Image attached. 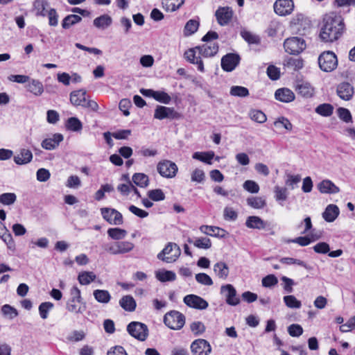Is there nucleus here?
Instances as JSON below:
<instances>
[{"label": "nucleus", "instance_id": "nucleus-13", "mask_svg": "<svg viewBox=\"0 0 355 355\" xmlns=\"http://www.w3.org/2000/svg\"><path fill=\"white\" fill-rule=\"evenodd\" d=\"M193 355H209L211 352L209 343L205 339H197L191 345Z\"/></svg>", "mask_w": 355, "mask_h": 355}, {"label": "nucleus", "instance_id": "nucleus-36", "mask_svg": "<svg viewBox=\"0 0 355 355\" xmlns=\"http://www.w3.org/2000/svg\"><path fill=\"white\" fill-rule=\"evenodd\" d=\"M319 239V236L314 237L312 236L311 238L308 236H299L295 239H285L284 242L289 243H297L300 246H307L309 245L311 242L317 240Z\"/></svg>", "mask_w": 355, "mask_h": 355}, {"label": "nucleus", "instance_id": "nucleus-57", "mask_svg": "<svg viewBox=\"0 0 355 355\" xmlns=\"http://www.w3.org/2000/svg\"><path fill=\"white\" fill-rule=\"evenodd\" d=\"M191 331L196 336L200 335L203 334L205 331V326L202 322L196 321L191 324L190 325Z\"/></svg>", "mask_w": 355, "mask_h": 355}, {"label": "nucleus", "instance_id": "nucleus-29", "mask_svg": "<svg viewBox=\"0 0 355 355\" xmlns=\"http://www.w3.org/2000/svg\"><path fill=\"white\" fill-rule=\"evenodd\" d=\"M339 214V209L335 205H329L322 214V217L327 222H333Z\"/></svg>", "mask_w": 355, "mask_h": 355}, {"label": "nucleus", "instance_id": "nucleus-48", "mask_svg": "<svg viewBox=\"0 0 355 355\" xmlns=\"http://www.w3.org/2000/svg\"><path fill=\"white\" fill-rule=\"evenodd\" d=\"M66 126L68 130L74 132L80 131L83 128L81 121L76 117L68 119Z\"/></svg>", "mask_w": 355, "mask_h": 355}, {"label": "nucleus", "instance_id": "nucleus-27", "mask_svg": "<svg viewBox=\"0 0 355 355\" xmlns=\"http://www.w3.org/2000/svg\"><path fill=\"white\" fill-rule=\"evenodd\" d=\"M86 95L85 89L73 91L70 94V101L75 106L83 107L87 99Z\"/></svg>", "mask_w": 355, "mask_h": 355}, {"label": "nucleus", "instance_id": "nucleus-46", "mask_svg": "<svg viewBox=\"0 0 355 355\" xmlns=\"http://www.w3.org/2000/svg\"><path fill=\"white\" fill-rule=\"evenodd\" d=\"M247 204L254 209L263 208L266 205V200L261 197H250L247 199Z\"/></svg>", "mask_w": 355, "mask_h": 355}, {"label": "nucleus", "instance_id": "nucleus-16", "mask_svg": "<svg viewBox=\"0 0 355 355\" xmlns=\"http://www.w3.org/2000/svg\"><path fill=\"white\" fill-rule=\"evenodd\" d=\"M179 114L173 107H168L162 105H157L155 110L154 118L162 120L164 119H178Z\"/></svg>", "mask_w": 355, "mask_h": 355}, {"label": "nucleus", "instance_id": "nucleus-44", "mask_svg": "<svg viewBox=\"0 0 355 355\" xmlns=\"http://www.w3.org/2000/svg\"><path fill=\"white\" fill-rule=\"evenodd\" d=\"M94 298L101 303H107L111 299L110 294L105 290H95L94 291Z\"/></svg>", "mask_w": 355, "mask_h": 355}, {"label": "nucleus", "instance_id": "nucleus-10", "mask_svg": "<svg viewBox=\"0 0 355 355\" xmlns=\"http://www.w3.org/2000/svg\"><path fill=\"white\" fill-rule=\"evenodd\" d=\"M214 15L218 24L221 26H225L231 22L234 11L231 7L220 6L216 10Z\"/></svg>", "mask_w": 355, "mask_h": 355}, {"label": "nucleus", "instance_id": "nucleus-59", "mask_svg": "<svg viewBox=\"0 0 355 355\" xmlns=\"http://www.w3.org/2000/svg\"><path fill=\"white\" fill-rule=\"evenodd\" d=\"M278 283L277 278L274 275H268L263 277L261 284L263 287L270 288L277 285Z\"/></svg>", "mask_w": 355, "mask_h": 355}, {"label": "nucleus", "instance_id": "nucleus-15", "mask_svg": "<svg viewBox=\"0 0 355 355\" xmlns=\"http://www.w3.org/2000/svg\"><path fill=\"white\" fill-rule=\"evenodd\" d=\"M240 57L235 53H227L221 59V67L225 71H232L239 64Z\"/></svg>", "mask_w": 355, "mask_h": 355}, {"label": "nucleus", "instance_id": "nucleus-19", "mask_svg": "<svg viewBox=\"0 0 355 355\" xmlns=\"http://www.w3.org/2000/svg\"><path fill=\"white\" fill-rule=\"evenodd\" d=\"M196 49L202 56L210 58L216 55L218 51V45L216 42H206L202 46H196Z\"/></svg>", "mask_w": 355, "mask_h": 355}, {"label": "nucleus", "instance_id": "nucleus-54", "mask_svg": "<svg viewBox=\"0 0 355 355\" xmlns=\"http://www.w3.org/2000/svg\"><path fill=\"white\" fill-rule=\"evenodd\" d=\"M148 198L154 201L163 200L165 198V195L162 189H153L148 191Z\"/></svg>", "mask_w": 355, "mask_h": 355}, {"label": "nucleus", "instance_id": "nucleus-31", "mask_svg": "<svg viewBox=\"0 0 355 355\" xmlns=\"http://www.w3.org/2000/svg\"><path fill=\"white\" fill-rule=\"evenodd\" d=\"M112 19L108 15H103L94 19L93 24L95 27L105 30L111 26Z\"/></svg>", "mask_w": 355, "mask_h": 355}, {"label": "nucleus", "instance_id": "nucleus-5", "mask_svg": "<svg viewBox=\"0 0 355 355\" xmlns=\"http://www.w3.org/2000/svg\"><path fill=\"white\" fill-rule=\"evenodd\" d=\"M164 324L171 329H181L185 324L184 315L177 311H171L165 314Z\"/></svg>", "mask_w": 355, "mask_h": 355}, {"label": "nucleus", "instance_id": "nucleus-23", "mask_svg": "<svg viewBox=\"0 0 355 355\" xmlns=\"http://www.w3.org/2000/svg\"><path fill=\"white\" fill-rule=\"evenodd\" d=\"M33 10L36 16H47L49 3L46 0H35L33 3Z\"/></svg>", "mask_w": 355, "mask_h": 355}, {"label": "nucleus", "instance_id": "nucleus-37", "mask_svg": "<svg viewBox=\"0 0 355 355\" xmlns=\"http://www.w3.org/2000/svg\"><path fill=\"white\" fill-rule=\"evenodd\" d=\"M199 21L196 19H189L184 28V35L186 37L194 34L198 29Z\"/></svg>", "mask_w": 355, "mask_h": 355}, {"label": "nucleus", "instance_id": "nucleus-52", "mask_svg": "<svg viewBox=\"0 0 355 355\" xmlns=\"http://www.w3.org/2000/svg\"><path fill=\"white\" fill-rule=\"evenodd\" d=\"M230 94L234 96L245 97L249 95V91L245 87L232 86L230 89Z\"/></svg>", "mask_w": 355, "mask_h": 355}, {"label": "nucleus", "instance_id": "nucleus-33", "mask_svg": "<svg viewBox=\"0 0 355 355\" xmlns=\"http://www.w3.org/2000/svg\"><path fill=\"white\" fill-rule=\"evenodd\" d=\"M200 230L203 234L207 235H209L211 236H223L225 230L218 227L216 226H209V225H202L200 227Z\"/></svg>", "mask_w": 355, "mask_h": 355}, {"label": "nucleus", "instance_id": "nucleus-28", "mask_svg": "<svg viewBox=\"0 0 355 355\" xmlns=\"http://www.w3.org/2000/svg\"><path fill=\"white\" fill-rule=\"evenodd\" d=\"M26 87L28 92L37 96H41L44 92V87L42 82L36 79L29 80Z\"/></svg>", "mask_w": 355, "mask_h": 355}, {"label": "nucleus", "instance_id": "nucleus-42", "mask_svg": "<svg viewBox=\"0 0 355 355\" xmlns=\"http://www.w3.org/2000/svg\"><path fill=\"white\" fill-rule=\"evenodd\" d=\"M156 278L160 282L174 281L176 278L175 274L170 270H159L155 273Z\"/></svg>", "mask_w": 355, "mask_h": 355}, {"label": "nucleus", "instance_id": "nucleus-25", "mask_svg": "<svg viewBox=\"0 0 355 355\" xmlns=\"http://www.w3.org/2000/svg\"><path fill=\"white\" fill-rule=\"evenodd\" d=\"M275 98L284 103H290L295 99L294 93L288 88L278 89L275 94Z\"/></svg>", "mask_w": 355, "mask_h": 355}, {"label": "nucleus", "instance_id": "nucleus-11", "mask_svg": "<svg viewBox=\"0 0 355 355\" xmlns=\"http://www.w3.org/2000/svg\"><path fill=\"white\" fill-rule=\"evenodd\" d=\"M157 169L160 175L167 178L175 177L178 172L177 165L169 160L159 162L157 166Z\"/></svg>", "mask_w": 355, "mask_h": 355}, {"label": "nucleus", "instance_id": "nucleus-51", "mask_svg": "<svg viewBox=\"0 0 355 355\" xmlns=\"http://www.w3.org/2000/svg\"><path fill=\"white\" fill-rule=\"evenodd\" d=\"M274 125L277 129H281V128H284L286 130H288V131H291L293 128V125L290 122V121L284 116L278 118L274 122Z\"/></svg>", "mask_w": 355, "mask_h": 355}, {"label": "nucleus", "instance_id": "nucleus-60", "mask_svg": "<svg viewBox=\"0 0 355 355\" xmlns=\"http://www.w3.org/2000/svg\"><path fill=\"white\" fill-rule=\"evenodd\" d=\"M243 187L245 190L252 193H257L259 191V184L253 180H246Z\"/></svg>", "mask_w": 355, "mask_h": 355}, {"label": "nucleus", "instance_id": "nucleus-4", "mask_svg": "<svg viewBox=\"0 0 355 355\" xmlns=\"http://www.w3.org/2000/svg\"><path fill=\"white\" fill-rule=\"evenodd\" d=\"M181 250L175 243H168L157 254V258L166 263H173L180 257Z\"/></svg>", "mask_w": 355, "mask_h": 355}, {"label": "nucleus", "instance_id": "nucleus-14", "mask_svg": "<svg viewBox=\"0 0 355 355\" xmlns=\"http://www.w3.org/2000/svg\"><path fill=\"white\" fill-rule=\"evenodd\" d=\"M184 302L189 307L203 310L208 307V302L196 295H187L183 299Z\"/></svg>", "mask_w": 355, "mask_h": 355}, {"label": "nucleus", "instance_id": "nucleus-8", "mask_svg": "<svg viewBox=\"0 0 355 355\" xmlns=\"http://www.w3.org/2000/svg\"><path fill=\"white\" fill-rule=\"evenodd\" d=\"M135 245L130 241H118L106 245L105 250L112 254H125L130 252Z\"/></svg>", "mask_w": 355, "mask_h": 355}, {"label": "nucleus", "instance_id": "nucleus-2", "mask_svg": "<svg viewBox=\"0 0 355 355\" xmlns=\"http://www.w3.org/2000/svg\"><path fill=\"white\" fill-rule=\"evenodd\" d=\"M71 298L67 302V311L74 313H83L86 310V304L83 301L80 291L76 286H73L70 291Z\"/></svg>", "mask_w": 355, "mask_h": 355}, {"label": "nucleus", "instance_id": "nucleus-49", "mask_svg": "<svg viewBox=\"0 0 355 355\" xmlns=\"http://www.w3.org/2000/svg\"><path fill=\"white\" fill-rule=\"evenodd\" d=\"M334 107L328 103H323L315 108V112L323 116H329L332 114Z\"/></svg>", "mask_w": 355, "mask_h": 355}, {"label": "nucleus", "instance_id": "nucleus-58", "mask_svg": "<svg viewBox=\"0 0 355 355\" xmlns=\"http://www.w3.org/2000/svg\"><path fill=\"white\" fill-rule=\"evenodd\" d=\"M53 307V304L49 302H42L39 306L40 315L42 319L48 317V312Z\"/></svg>", "mask_w": 355, "mask_h": 355}, {"label": "nucleus", "instance_id": "nucleus-6", "mask_svg": "<svg viewBox=\"0 0 355 355\" xmlns=\"http://www.w3.org/2000/svg\"><path fill=\"white\" fill-rule=\"evenodd\" d=\"M127 331L135 338L144 341L148 336V328L146 324L140 322H131L127 326Z\"/></svg>", "mask_w": 355, "mask_h": 355}, {"label": "nucleus", "instance_id": "nucleus-20", "mask_svg": "<svg viewBox=\"0 0 355 355\" xmlns=\"http://www.w3.org/2000/svg\"><path fill=\"white\" fill-rule=\"evenodd\" d=\"M64 139V137L62 134L55 133L52 135V137L44 139L42 143V147L48 150H52L55 149L60 145Z\"/></svg>", "mask_w": 355, "mask_h": 355}, {"label": "nucleus", "instance_id": "nucleus-1", "mask_svg": "<svg viewBox=\"0 0 355 355\" xmlns=\"http://www.w3.org/2000/svg\"><path fill=\"white\" fill-rule=\"evenodd\" d=\"M345 31L343 17L335 12L326 15L323 19V25L320 33V37L324 42H333L338 40Z\"/></svg>", "mask_w": 355, "mask_h": 355}, {"label": "nucleus", "instance_id": "nucleus-43", "mask_svg": "<svg viewBox=\"0 0 355 355\" xmlns=\"http://www.w3.org/2000/svg\"><path fill=\"white\" fill-rule=\"evenodd\" d=\"M82 20L81 17L76 15H69L64 18L62 22V26L64 29L69 28L71 26L80 22Z\"/></svg>", "mask_w": 355, "mask_h": 355}, {"label": "nucleus", "instance_id": "nucleus-61", "mask_svg": "<svg viewBox=\"0 0 355 355\" xmlns=\"http://www.w3.org/2000/svg\"><path fill=\"white\" fill-rule=\"evenodd\" d=\"M250 116L252 120L260 123L266 121V114L260 110H252L250 113Z\"/></svg>", "mask_w": 355, "mask_h": 355}, {"label": "nucleus", "instance_id": "nucleus-38", "mask_svg": "<svg viewBox=\"0 0 355 355\" xmlns=\"http://www.w3.org/2000/svg\"><path fill=\"white\" fill-rule=\"evenodd\" d=\"M188 242L193 243L195 247L200 249H209L211 247V240L207 237L197 238L195 241L189 239Z\"/></svg>", "mask_w": 355, "mask_h": 355}, {"label": "nucleus", "instance_id": "nucleus-55", "mask_svg": "<svg viewBox=\"0 0 355 355\" xmlns=\"http://www.w3.org/2000/svg\"><path fill=\"white\" fill-rule=\"evenodd\" d=\"M338 117L345 123L352 122V117L349 110L347 108L339 107L337 110Z\"/></svg>", "mask_w": 355, "mask_h": 355}, {"label": "nucleus", "instance_id": "nucleus-30", "mask_svg": "<svg viewBox=\"0 0 355 355\" xmlns=\"http://www.w3.org/2000/svg\"><path fill=\"white\" fill-rule=\"evenodd\" d=\"M245 225L248 228L262 230L266 227V223L259 216H252L247 218Z\"/></svg>", "mask_w": 355, "mask_h": 355}, {"label": "nucleus", "instance_id": "nucleus-18", "mask_svg": "<svg viewBox=\"0 0 355 355\" xmlns=\"http://www.w3.org/2000/svg\"><path fill=\"white\" fill-rule=\"evenodd\" d=\"M336 92L341 99L349 101L353 97L354 91L353 86L350 83L343 82L338 85Z\"/></svg>", "mask_w": 355, "mask_h": 355}, {"label": "nucleus", "instance_id": "nucleus-26", "mask_svg": "<svg viewBox=\"0 0 355 355\" xmlns=\"http://www.w3.org/2000/svg\"><path fill=\"white\" fill-rule=\"evenodd\" d=\"M33 159L32 152L26 148L20 150L19 153L14 156V162L18 165L26 164L31 162Z\"/></svg>", "mask_w": 355, "mask_h": 355}, {"label": "nucleus", "instance_id": "nucleus-39", "mask_svg": "<svg viewBox=\"0 0 355 355\" xmlns=\"http://www.w3.org/2000/svg\"><path fill=\"white\" fill-rule=\"evenodd\" d=\"M184 3V0H164L163 7L167 11L173 12L179 9Z\"/></svg>", "mask_w": 355, "mask_h": 355}, {"label": "nucleus", "instance_id": "nucleus-50", "mask_svg": "<svg viewBox=\"0 0 355 355\" xmlns=\"http://www.w3.org/2000/svg\"><path fill=\"white\" fill-rule=\"evenodd\" d=\"M284 302L285 304L291 309H300L302 303L294 295H286L284 297Z\"/></svg>", "mask_w": 355, "mask_h": 355}, {"label": "nucleus", "instance_id": "nucleus-45", "mask_svg": "<svg viewBox=\"0 0 355 355\" xmlns=\"http://www.w3.org/2000/svg\"><path fill=\"white\" fill-rule=\"evenodd\" d=\"M132 179L133 182L140 187H146L148 184V177L144 173H135L133 175Z\"/></svg>", "mask_w": 355, "mask_h": 355}, {"label": "nucleus", "instance_id": "nucleus-7", "mask_svg": "<svg viewBox=\"0 0 355 355\" xmlns=\"http://www.w3.org/2000/svg\"><path fill=\"white\" fill-rule=\"evenodd\" d=\"M285 51L290 54H298L306 48L305 41L299 37L286 39L284 42Z\"/></svg>", "mask_w": 355, "mask_h": 355}, {"label": "nucleus", "instance_id": "nucleus-40", "mask_svg": "<svg viewBox=\"0 0 355 355\" xmlns=\"http://www.w3.org/2000/svg\"><path fill=\"white\" fill-rule=\"evenodd\" d=\"M96 278L93 272L85 271L79 273L78 279L80 284L87 285L94 282Z\"/></svg>", "mask_w": 355, "mask_h": 355}, {"label": "nucleus", "instance_id": "nucleus-35", "mask_svg": "<svg viewBox=\"0 0 355 355\" xmlns=\"http://www.w3.org/2000/svg\"><path fill=\"white\" fill-rule=\"evenodd\" d=\"M215 153L214 151L207 152H196L193 154L192 157L195 159L200 160L207 164H211V159L214 158Z\"/></svg>", "mask_w": 355, "mask_h": 355}, {"label": "nucleus", "instance_id": "nucleus-17", "mask_svg": "<svg viewBox=\"0 0 355 355\" xmlns=\"http://www.w3.org/2000/svg\"><path fill=\"white\" fill-rule=\"evenodd\" d=\"M293 8L294 3L293 0H277L274 3V10L280 16L291 14Z\"/></svg>", "mask_w": 355, "mask_h": 355}, {"label": "nucleus", "instance_id": "nucleus-32", "mask_svg": "<svg viewBox=\"0 0 355 355\" xmlns=\"http://www.w3.org/2000/svg\"><path fill=\"white\" fill-rule=\"evenodd\" d=\"M229 268L225 262H218L214 266V272L222 279H226L229 275Z\"/></svg>", "mask_w": 355, "mask_h": 355}, {"label": "nucleus", "instance_id": "nucleus-63", "mask_svg": "<svg viewBox=\"0 0 355 355\" xmlns=\"http://www.w3.org/2000/svg\"><path fill=\"white\" fill-rule=\"evenodd\" d=\"M196 279L199 284L202 285L211 286L213 284L211 278L206 273L201 272L196 274Z\"/></svg>", "mask_w": 355, "mask_h": 355}, {"label": "nucleus", "instance_id": "nucleus-34", "mask_svg": "<svg viewBox=\"0 0 355 355\" xmlns=\"http://www.w3.org/2000/svg\"><path fill=\"white\" fill-rule=\"evenodd\" d=\"M120 306L126 311H133L136 309V302L131 295H125L119 300Z\"/></svg>", "mask_w": 355, "mask_h": 355}, {"label": "nucleus", "instance_id": "nucleus-62", "mask_svg": "<svg viewBox=\"0 0 355 355\" xmlns=\"http://www.w3.org/2000/svg\"><path fill=\"white\" fill-rule=\"evenodd\" d=\"M282 29V25L281 23L277 21H272L268 28V33L270 36H275L277 33Z\"/></svg>", "mask_w": 355, "mask_h": 355}, {"label": "nucleus", "instance_id": "nucleus-64", "mask_svg": "<svg viewBox=\"0 0 355 355\" xmlns=\"http://www.w3.org/2000/svg\"><path fill=\"white\" fill-rule=\"evenodd\" d=\"M274 191L275 193V199L277 201H285L287 199V190L279 186L275 187Z\"/></svg>", "mask_w": 355, "mask_h": 355}, {"label": "nucleus", "instance_id": "nucleus-3", "mask_svg": "<svg viewBox=\"0 0 355 355\" xmlns=\"http://www.w3.org/2000/svg\"><path fill=\"white\" fill-rule=\"evenodd\" d=\"M318 64L323 71H333L338 66L337 56L333 51H324L318 57Z\"/></svg>", "mask_w": 355, "mask_h": 355}, {"label": "nucleus", "instance_id": "nucleus-53", "mask_svg": "<svg viewBox=\"0 0 355 355\" xmlns=\"http://www.w3.org/2000/svg\"><path fill=\"white\" fill-rule=\"evenodd\" d=\"M17 199L14 193H5L0 195V202L4 205H12Z\"/></svg>", "mask_w": 355, "mask_h": 355}, {"label": "nucleus", "instance_id": "nucleus-56", "mask_svg": "<svg viewBox=\"0 0 355 355\" xmlns=\"http://www.w3.org/2000/svg\"><path fill=\"white\" fill-rule=\"evenodd\" d=\"M154 99L164 104H168L171 101V97L164 91H156Z\"/></svg>", "mask_w": 355, "mask_h": 355}, {"label": "nucleus", "instance_id": "nucleus-47", "mask_svg": "<svg viewBox=\"0 0 355 355\" xmlns=\"http://www.w3.org/2000/svg\"><path fill=\"white\" fill-rule=\"evenodd\" d=\"M107 234L110 237L114 240H121L125 237L127 232L120 228H110L107 230Z\"/></svg>", "mask_w": 355, "mask_h": 355}, {"label": "nucleus", "instance_id": "nucleus-12", "mask_svg": "<svg viewBox=\"0 0 355 355\" xmlns=\"http://www.w3.org/2000/svg\"><path fill=\"white\" fill-rule=\"evenodd\" d=\"M220 293L225 297L226 303L231 306H236L240 300L236 297V291L232 284L223 285L220 287Z\"/></svg>", "mask_w": 355, "mask_h": 355}, {"label": "nucleus", "instance_id": "nucleus-22", "mask_svg": "<svg viewBox=\"0 0 355 355\" xmlns=\"http://www.w3.org/2000/svg\"><path fill=\"white\" fill-rule=\"evenodd\" d=\"M196 50H197L196 47L193 49H189V50L185 51L184 57L190 63L196 64L198 67V69L200 71L204 72L205 69L202 60H201L200 57L196 56Z\"/></svg>", "mask_w": 355, "mask_h": 355}, {"label": "nucleus", "instance_id": "nucleus-9", "mask_svg": "<svg viewBox=\"0 0 355 355\" xmlns=\"http://www.w3.org/2000/svg\"><path fill=\"white\" fill-rule=\"evenodd\" d=\"M101 213L104 220L113 225H119L123 223L122 214L117 210L103 207L101 209Z\"/></svg>", "mask_w": 355, "mask_h": 355}, {"label": "nucleus", "instance_id": "nucleus-21", "mask_svg": "<svg viewBox=\"0 0 355 355\" xmlns=\"http://www.w3.org/2000/svg\"><path fill=\"white\" fill-rule=\"evenodd\" d=\"M317 189L321 193L335 194L340 192V189L332 181L323 180L317 184Z\"/></svg>", "mask_w": 355, "mask_h": 355}, {"label": "nucleus", "instance_id": "nucleus-41", "mask_svg": "<svg viewBox=\"0 0 355 355\" xmlns=\"http://www.w3.org/2000/svg\"><path fill=\"white\" fill-rule=\"evenodd\" d=\"M241 35L250 44H257L260 42L259 36L245 28L241 31Z\"/></svg>", "mask_w": 355, "mask_h": 355}, {"label": "nucleus", "instance_id": "nucleus-24", "mask_svg": "<svg viewBox=\"0 0 355 355\" xmlns=\"http://www.w3.org/2000/svg\"><path fill=\"white\" fill-rule=\"evenodd\" d=\"M299 94L305 98H310L313 95L314 89L309 83L300 81L295 86Z\"/></svg>", "mask_w": 355, "mask_h": 355}]
</instances>
